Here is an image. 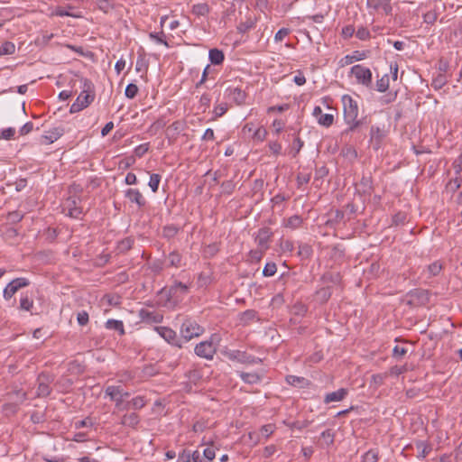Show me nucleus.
Wrapping results in <instances>:
<instances>
[{"instance_id":"obj_1","label":"nucleus","mask_w":462,"mask_h":462,"mask_svg":"<svg viewBox=\"0 0 462 462\" xmlns=\"http://www.w3.org/2000/svg\"><path fill=\"white\" fill-rule=\"evenodd\" d=\"M341 100L343 105L344 121L347 125L342 134H348L356 132L359 127L365 124L366 116L357 119L359 112L358 105L351 96L344 95Z\"/></svg>"},{"instance_id":"obj_2","label":"nucleus","mask_w":462,"mask_h":462,"mask_svg":"<svg viewBox=\"0 0 462 462\" xmlns=\"http://www.w3.org/2000/svg\"><path fill=\"white\" fill-rule=\"evenodd\" d=\"M95 99L94 86L88 79H82V91L78 96L74 103L70 106L71 114L78 113L88 107Z\"/></svg>"},{"instance_id":"obj_3","label":"nucleus","mask_w":462,"mask_h":462,"mask_svg":"<svg viewBox=\"0 0 462 462\" xmlns=\"http://www.w3.org/2000/svg\"><path fill=\"white\" fill-rule=\"evenodd\" d=\"M189 291V285L182 283L181 282L174 281L173 284L168 289L162 288L160 291V293L165 295L167 302L176 304L181 301Z\"/></svg>"},{"instance_id":"obj_4","label":"nucleus","mask_w":462,"mask_h":462,"mask_svg":"<svg viewBox=\"0 0 462 462\" xmlns=\"http://www.w3.org/2000/svg\"><path fill=\"white\" fill-rule=\"evenodd\" d=\"M204 331V328L191 319H185L180 327V335L185 342L201 336Z\"/></svg>"},{"instance_id":"obj_5","label":"nucleus","mask_w":462,"mask_h":462,"mask_svg":"<svg viewBox=\"0 0 462 462\" xmlns=\"http://www.w3.org/2000/svg\"><path fill=\"white\" fill-rule=\"evenodd\" d=\"M351 74L356 78V82L365 88H372L373 74L369 68L361 64L354 65L350 70Z\"/></svg>"},{"instance_id":"obj_6","label":"nucleus","mask_w":462,"mask_h":462,"mask_svg":"<svg viewBox=\"0 0 462 462\" xmlns=\"http://www.w3.org/2000/svg\"><path fill=\"white\" fill-rule=\"evenodd\" d=\"M214 337L215 335H213L209 340L201 341L196 345L194 352L198 356L207 360L213 359L214 355L217 352V347L213 343Z\"/></svg>"},{"instance_id":"obj_7","label":"nucleus","mask_w":462,"mask_h":462,"mask_svg":"<svg viewBox=\"0 0 462 462\" xmlns=\"http://www.w3.org/2000/svg\"><path fill=\"white\" fill-rule=\"evenodd\" d=\"M30 281L25 277H19L12 280L3 291V297L5 300H11L21 289L30 285Z\"/></svg>"},{"instance_id":"obj_8","label":"nucleus","mask_w":462,"mask_h":462,"mask_svg":"<svg viewBox=\"0 0 462 462\" xmlns=\"http://www.w3.org/2000/svg\"><path fill=\"white\" fill-rule=\"evenodd\" d=\"M408 304L412 306H424L430 301V293L427 290L415 289L408 293Z\"/></svg>"},{"instance_id":"obj_9","label":"nucleus","mask_w":462,"mask_h":462,"mask_svg":"<svg viewBox=\"0 0 462 462\" xmlns=\"http://www.w3.org/2000/svg\"><path fill=\"white\" fill-rule=\"evenodd\" d=\"M154 330L169 344L178 346L180 348L182 347L180 339L177 337L176 332L169 327H155Z\"/></svg>"},{"instance_id":"obj_10","label":"nucleus","mask_w":462,"mask_h":462,"mask_svg":"<svg viewBox=\"0 0 462 462\" xmlns=\"http://www.w3.org/2000/svg\"><path fill=\"white\" fill-rule=\"evenodd\" d=\"M125 197L131 203L135 204L139 209L143 208L147 204V200L138 189H127L125 190Z\"/></svg>"},{"instance_id":"obj_11","label":"nucleus","mask_w":462,"mask_h":462,"mask_svg":"<svg viewBox=\"0 0 462 462\" xmlns=\"http://www.w3.org/2000/svg\"><path fill=\"white\" fill-rule=\"evenodd\" d=\"M65 133L62 126H56L49 131H46L41 137V143L44 144H51L60 138Z\"/></svg>"},{"instance_id":"obj_12","label":"nucleus","mask_w":462,"mask_h":462,"mask_svg":"<svg viewBox=\"0 0 462 462\" xmlns=\"http://www.w3.org/2000/svg\"><path fill=\"white\" fill-rule=\"evenodd\" d=\"M227 97L233 102H235L237 106H242L245 104L246 100V93L239 87H228L226 90Z\"/></svg>"},{"instance_id":"obj_13","label":"nucleus","mask_w":462,"mask_h":462,"mask_svg":"<svg viewBox=\"0 0 462 462\" xmlns=\"http://www.w3.org/2000/svg\"><path fill=\"white\" fill-rule=\"evenodd\" d=\"M272 236L273 232L271 231V228L262 227L258 230L255 236V242L260 248L267 250L269 248V242Z\"/></svg>"},{"instance_id":"obj_14","label":"nucleus","mask_w":462,"mask_h":462,"mask_svg":"<svg viewBox=\"0 0 462 462\" xmlns=\"http://www.w3.org/2000/svg\"><path fill=\"white\" fill-rule=\"evenodd\" d=\"M51 388L50 386L49 376L43 374H40L38 377L37 396L47 397L51 394Z\"/></svg>"},{"instance_id":"obj_15","label":"nucleus","mask_w":462,"mask_h":462,"mask_svg":"<svg viewBox=\"0 0 462 462\" xmlns=\"http://www.w3.org/2000/svg\"><path fill=\"white\" fill-rule=\"evenodd\" d=\"M80 202L78 198H69L66 202V208L68 209V215L73 218H79L82 214V208L79 206Z\"/></svg>"},{"instance_id":"obj_16","label":"nucleus","mask_w":462,"mask_h":462,"mask_svg":"<svg viewBox=\"0 0 462 462\" xmlns=\"http://www.w3.org/2000/svg\"><path fill=\"white\" fill-rule=\"evenodd\" d=\"M312 115L317 118L318 123L323 126L328 127L334 122L333 115L323 114L321 107L319 106L314 107Z\"/></svg>"},{"instance_id":"obj_17","label":"nucleus","mask_w":462,"mask_h":462,"mask_svg":"<svg viewBox=\"0 0 462 462\" xmlns=\"http://www.w3.org/2000/svg\"><path fill=\"white\" fill-rule=\"evenodd\" d=\"M140 421L141 418L136 412H130L122 415L120 424L124 427L135 430Z\"/></svg>"},{"instance_id":"obj_18","label":"nucleus","mask_w":462,"mask_h":462,"mask_svg":"<svg viewBox=\"0 0 462 462\" xmlns=\"http://www.w3.org/2000/svg\"><path fill=\"white\" fill-rule=\"evenodd\" d=\"M385 136V132L378 125H372L370 128V142L374 144V149L377 150L381 146V143Z\"/></svg>"},{"instance_id":"obj_19","label":"nucleus","mask_w":462,"mask_h":462,"mask_svg":"<svg viewBox=\"0 0 462 462\" xmlns=\"http://www.w3.org/2000/svg\"><path fill=\"white\" fill-rule=\"evenodd\" d=\"M105 393L110 400L116 398H128L130 396V393L125 391L121 385H108L105 390Z\"/></svg>"},{"instance_id":"obj_20","label":"nucleus","mask_w":462,"mask_h":462,"mask_svg":"<svg viewBox=\"0 0 462 462\" xmlns=\"http://www.w3.org/2000/svg\"><path fill=\"white\" fill-rule=\"evenodd\" d=\"M140 317L143 321L147 323H161L163 319V315L159 311H151L148 310H141Z\"/></svg>"},{"instance_id":"obj_21","label":"nucleus","mask_w":462,"mask_h":462,"mask_svg":"<svg viewBox=\"0 0 462 462\" xmlns=\"http://www.w3.org/2000/svg\"><path fill=\"white\" fill-rule=\"evenodd\" d=\"M225 356L229 360L237 361L241 364H248L250 355L245 351L240 350H228L225 352Z\"/></svg>"},{"instance_id":"obj_22","label":"nucleus","mask_w":462,"mask_h":462,"mask_svg":"<svg viewBox=\"0 0 462 462\" xmlns=\"http://www.w3.org/2000/svg\"><path fill=\"white\" fill-rule=\"evenodd\" d=\"M166 267L180 268L183 265L182 255L178 251L174 250L171 252L167 257Z\"/></svg>"},{"instance_id":"obj_23","label":"nucleus","mask_w":462,"mask_h":462,"mask_svg":"<svg viewBox=\"0 0 462 462\" xmlns=\"http://www.w3.org/2000/svg\"><path fill=\"white\" fill-rule=\"evenodd\" d=\"M239 377L242 381L248 384H257L261 383L263 376L256 372L245 373L238 372Z\"/></svg>"},{"instance_id":"obj_24","label":"nucleus","mask_w":462,"mask_h":462,"mask_svg":"<svg viewBox=\"0 0 462 462\" xmlns=\"http://www.w3.org/2000/svg\"><path fill=\"white\" fill-rule=\"evenodd\" d=\"M347 395V390L345 388H340L335 392L327 393L324 398L325 403H329L333 402H340Z\"/></svg>"},{"instance_id":"obj_25","label":"nucleus","mask_w":462,"mask_h":462,"mask_svg":"<svg viewBox=\"0 0 462 462\" xmlns=\"http://www.w3.org/2000/svg\"><path fill=\"white\" fill-rule=\"evenodd\" d=\"M415 445L416 448L419 450V454L417 455L419 459H424L432 450L431 445L423 440L416 441Z\"/></svg>"},{"instance_id":"obj_26","label":"nucleus","mask_w":462,"mask_h":462,"mask_svg":"<svg viewBox=\"0 0 462 462\" xmlns=\"http://www.w3.org/2000/svg\"><path fill=\"white\" fill-rule=\"evenodd\" d=\"M302 222L303 220L300 216L293 215L289 218L283 220V226L287 228L294 230L299 228L301 226Z\"/></svg>"},{"instance_id":"obj_27","label":"nucleus","mask_w":462,"mask_h":462,"mask_svg":"<svg viewBox=\"0 0 462 462\" xmlns=\"http://www.w3.org/2000/svg\"><path fill=\"white\" fill-rule=\"evenodd\" d=\"M208 59L214 65H220L225 59L224 52L218 49H211L208 52Z\"/></svg>"},{"instance_id":"obj_28","label":"nucleus","mask_w":462,"mask_h":462,"mask_svg":"<svg viewBox=\"0 0 462 462\" xmlns=\"http://www.w3.org/2000/svg\"><path fill=\"white\" fill-rule=\"evenodd\" d=\"M19 309L24 311H32L33 309V299L27 293H22Z\"/></svg>"},{"instance_id":"obj_29","label":"nucleus","mask_w":462,"mask_h":462,"mask_svg":"<svg viewBox=\"0 0 462 462\" xmlns=\"http://www.w3.org/2000/svg\"><path fill=\"white\" fill-rule=\"evenodd\" d=\"M106 328L116 330L119 333V335H125V328L124 323L121 320L116 319H108L105 324Z\"/></svg>"},{"instance_id":"obj_30","label":"nucleus","mask_w":462,"mask_h":462,"mask_svg":"<svg viewBox=\"0 0 462 462\" xmlns=\"http://www.w3.org/2000/svg\"><path fill=\"white\" fill-rule=\"evenodd\" d=\"M125 398H116L111 400L115 402V411L113 412L114 414L121 411H126L130 409L129 401H125Z\"/></svg>"},{"instance_id":"obj_31","label":"nucleus","mask_w":462,"mask_h":462,"mask_svg":"<svg viewBox=\"0 0 462 462\" xmlns=\"http://www.w3.org/2000/svg\"><path fill=\"white\" fill-rule=\"evenodd\" d=\"M367 57L365 51H355L351 55L345 56V63L352 64L355 61L363 60Z\"/></svg>"},{"instance_id":"obj_32","label":"nucleus","mask_w":462,"mask_h":462,"mask_svg":"<svg viewBox=\"0 0 462 462\" xmlns=\"http://www.w3.org/2000/svg\"><path fill=\"white\" fill-rule=\"evenodd\" d=\"M257 317V312L254 310H246L240 313V321L243 325H247L254 320Z\"/></svg>"},{"instance_id":"obj_33","label":"nucleus","mask_w":462,"mask_h":462,"mask_svg":"<svg viewBox=\"0 0 462 462\" xmlns=\"http://www.w3.org/2000/svg\"><path fill=\"white\" fill-rule=\"evenodd\" d=\"M448 83L447 77L443 73H439L431 81V87L435 90H439Z\"/></svg>"},{"instance_id":"obj_34","label":"nucleus","mask_w":462,"mask_h":462,"mask_svg":"<svg viewBox=\"0 0 462 462\" xmlns=\"http://www.w3.org/2000/svg\"><path fill=\"white\" fill-rule=\"evenodd\" d=\"M179 231L180 227L176 225H167L162 228V236L167 239H171L179 233Z\"/></svg>"},{"instance_id":"obj_35","label":"nucleus","mask_w":462,"mask_h":462,"mask_svg":"<svg viewBox=\"0 0 462 462\" xmlns=\"http://www.w3.org/2000/svg\"><path fill=\"white\" fill-rule=\"evenodd\" d=\"M389 88V75L384 74L383 77L378 79L375 83V89L378 92H385Z\"/></svg>"},{"instance_id":"obj_36","label":"nucleus","mask_w":462,"mask_h":462,"mask_svg":"<svg viewBox=\"0 0 462 462\" xmlns=\"http://www.w3.org/2000/svg\"><path fill=\"white\" fill-rule=\"evenodd\" d=\"M209 11V6L206 3H199L192 6V13L198 16H205L208 14Z\"/></svg>"},{"instance_id":"obj_37","label":"nucleus","mask_w":462,"mask_h":462,"mask_svg":"<svg viewBox=\"0 0 462 462\" xmlns=\"http://www.w3.org/2000/svg\"><path fill=\"white\" fill-rule=\"evenodd\" d=\"M130 402V408H133L134 410H141L146 405V400L144 396H135L132 400L129 401Z\"/></svg>"},{"instance_id":"obj_38","label":"nucleus","mask_w":462,"mask_h":462,"mask_svg":"<svg viewBox=\"0 0 462 462\" xmlns=\"http://www.w3.org/2000/svg\"><path fill=\"white\" fill-rule=\"evenodd\" d=\"M15 51V45L12 42H5L0 45V56L11 55Z\"/></svg>"},{"instance_id":"obj_39","label":"nucleus","mask_w":462,"mask_h":462,"mask_svg":"<svg viewBox=\"0 0 462 462\" xmlns=\"http://www.w3.org/2000/svg\"><path fill=\"white\" fill-rule=\"evenodd\" d=\"M149 38L158 44H163L164 46L169 47V44L165 40V34L163 31H161L160 32H150Z\"/></svg>"},{"instance_id":"obj_40","label":"nucleus","mask_w":462,"mask_h":462,"mask_svg":"<svg viewBox=\"0 0 462 462\" xmlns=\"http://www.w3.org/2000/svg\"><path fill=\"white\" fill-rule=\"evenodd\" d=\"M161 175L158 173H152L150 175V180L148 182V186L151 188L152 192H157L159 189V184L161 181Z\"/></svg>"},{"instance_id":"obj_41","label":"nucleus","mask_w":462,"mask_h":462,"mask_svg":"<svg viewBox=\"0 0 462 462\" xmlns=\"http://www.w3.org/2000/svg\"><path fill=\"white\" fill-rule=\"evenodd\" d=\"M52 15H55V16H60V17H63V16H69V17H74V18H79L81 17V14H75V13H70L69 11H67L65 10L64 8L62 7H57L51 14Z\"/></svg>"},{"instance_id":"obj_42","label":"nucleus","mask_w":462,"mask_h":462,"mask_svg":"<svg viewBox=\"0 0 462 462\" xmlns=\"http://www.w3.org/2000/svg\"><path fill=\"white\" fill-rule=\"evenodd\" d=\"M341 153L345 158L350 161L355 160L357 157V152L352 146L343 147L341 150Z\"/></svg>"},{"instance_id":"obj_43","label":"nucleus","mask_w":462,"mask_h":462,"mask_svg":"<svg viewBox=\"0 0 462 462\" xmlns=\"http://www.w3.org/2000/svg\"><path fill=\"white\" fill-rule=\"evenodd\" d=\"M277 272V266L275 263H267L263 270V275L265 277L273 276Z\"/></svg>"},{"instance_id":"obj_44","label":"nucleus","mask_w":462,"mask_h":462,"mask_svg":"<svg viewBox=\"0 0 462 462\" xmlns=\"http://www.w3.org/2000/svg\"><path fill=\"white\" fill-rule=\"evenodd\" d=\"M303 145H304V142L300 137L297 136L293 141L292 148H291V156L293 158H295L299 154V152L301 150V148L303 147Z\"/></svg>"},{"instance_id":"obj_45","label":"nucleus","mask_w":462,"mask_h":462,"mask_svg":"<svg viewBox=\"0 0 462 462\" xmlns=\"http://www.w3.org/2000/svg\"><path fill=\"white\" fill-rule=\"evenodd\" d=\"M138 93V87L134 83H129L125 89V95L127 98L133 99L136 97Z\"/></svg>"},{"instance_id":"obj_46","label":"nucleus","mask_w":462,"mask_h":462,"mask_svg":"<svg viewBox=\"0 0 462 462\" xmlns=\"http://www.w3.org/2000/svg\"><path fill=\"white\" fill-rule=\"evenodd\" d=\"M23 218V214H22L20 211H17V210L9 212L7 215V220L11 224L19 223Z\"/></svg>"},{"instance_id":"obj_47","label":"nucleus","mask_w":462,"mask_h":462,"mask_svg":"<svg viewBox=\"0 0 462 462\" xmlns=\"http://www.w3.org/2000/svg\"><path fill=\"white\" fill-rule=\"evenodd\" d=\"M236 184L233 180H226L221 184V189L223 194L230 195L235 190Z\"/></svg>"},{"instance_id":"obj_48","label":"nucleus","mask_w":462,"mask_h":462,"mask_svg":"<svg viewBox=\"0 0 462 462\" xmlns=\"http://www.w3.org/2000/svg\"><path fill=\"white\" fill-rule=\"evenodd\" d=\"M298 254L302 257L309 258L312 254V248L308 244H300Z\"/></svg>"},{"instance_id":"obj_49","label":"nucleus","mask_w":462,"mask_h":462,"mask_svg":"<svg viewBox=\"0 0 462 462\" xmlns=\"http://www.w3.org/2000/svg\"><path fill=\"white\" fill-rule=\"evenodd\" d=\"M378 459V452L374 449H370L363 455V462H377Z\"/></svg>"},{"instance_id":"obj_50","label":"nucleus","mask_w":462,"mask_h":462,"mask_svg":"<svg viewBox=\"0 0 462 462\" xmlns=\"http://www.w3.org/2000/svg\"><path fill=\"white\" fill-rule=\"evenodd\" d=\"M15 129L14 127H8L0 131V139L12 140L14 139Z\"/></svg>"},{"instance_id":"obj_51","label":"nucleus","mask_w":462,"mask_h":462,"mask_svg":"<svg viewBox=\"0 0 462 462\" xmlns=\"http://www.w3.org/2000/svg\"><path fill=\"white\" fill-rule=\"evenodd\" d=\"M266 135H267L266 129L263 126H260L254 131L253 139L259 141V142H263L266 138Z\"/></svg>"},{"instance_id":"obj_52","label":"nucleus","mask_w":462,"mask_h":462,"mask_svg":"<svg viewBox=\"0 0 462 462\" xmlns=\"http://www.w3.org/2000/svg\"><path fill=\"white\" fill-rule=\"evenodd\" d=\"M227 111V105L226 103H221L217 106H215L213 113H214V118L216 119L217 117H220L224 116Z\"/></svg>"},{"instance_id":"obj_53","label":"nucleus","mask_w":462,"mask_h":462,"mask_svg":"<svg viewBox=\"0 0 462 462\" xmlns=\"http://www.w3.org/2000/svg\"><path fill=\"white\" fill-rule=\"evenodd\" d=\"M149 143H142L134 148V152L135 156L142 158L149 151Z\"/></svg>"},{"instance_id":"obj_54","label":"nucleus","mask_w":462,"mask_h":462,"mask_svg":"<svg viewBox=\"0 0 462 462\" xmlns=\"http://www.w3.org/2000/svg\"><path fill=\"white\" fill-rule=\"evenodd\" d=\"M254 23L251 20H247L246 22L240 23L237 26V31L240 33H245L248 31H250L252 28H254Z\"/></svg>"},{"instance_id":"obj_55","label":"nucleus","mask_w":462,"mask_h":462,"mask_svg":"<svg viewBox=\"0 0 462 462\" xmlns=\"http://www.w3.org/2000/svg\"><path fill=\"white\" fill-rule=\"evenodd\" d=\"M310 180V173L300 172L297 175L296 181L298 188H300L302 185L307 184Z\"/></svg>"},{"instance_id":"obj_56","label":"nucleus","mask_w":462,"mask_h":462,"mask_svg":"<svg viewBox=\"0 0 462 462\" xmlns=\"http://www.w3.org/2000/svg\"><path fill=\"white\" fill-rule=\"evenodd\" d=\"M305 378L304 377H300V376H296V375H292V374H290V375H287L286 376V382L291 384V385H293V386H296V385H299V384H301L305 382Z\"/></svg>"},{"instance_id":"obj_57","label":"nucleus","mask_w":462,"mask_h":462,"mask_svg":"<svg viewBox=\"0 0 462 462\" xmlns=\"http://www.w3.org/2000/svg\"><path fill=\"white\" fill-rule=\"evenodd\" d=\"M211 102V97L209 94L204 93L199 99V106L203 107V112L207 110V108L209 107Z\"/></svg>"},{"instance_id":"obj_58","label":"nucleus","mask_w":462,"mask_h":462,"mask_svg":"<svg viewBox=\"0 0 462 462\" xmlns=\"http://www.w3.org/2000/svg\"><path fill=\"white\" fill-rule=\"evenodd\" d=\"M442 269L441 264L439 262H434L431 264L428 265V271L431 276L438 275Z\"/></svg>"},{"instance_id":"obj_59","label":"nucleus","mask_w":462,"mask_h":462,"mask_svg":"<svg viewBox=\"0 0 462 462\" xmlns=\"http://www.w3.org/2000/svg\"><path fill=\"white\" fill-rule=\"evenodd\" d=\"M356 36L361 41H365L370 38V32L365 27L362 26L357 29Z\"/></svg>"},{"instance_id":"obj_60","label":"nucleus","mask_w":462,"mask_h":462,"mask_svg":"<svg viewBox=\"0 0 462 462\" xmlns=\"http://www.w3.org/2000/svg\"><path fill=\"white\" fill-rule=\"evenodd\" d=\"M202 456L203 457H205L206 462H210L216 457L215 449L213 448V447H208L203 450Z\"/></svg>"},{"instance_id":"obj_61","label":"nucleus","mask_w":462,"mask_h":462,"mask_svg":"<svg viewBox=\"0 0 462 462\" xmlns=\"http://www.w3.org/2000/svg\"><path fill=\"white\" fill-rule=\"evenodd\" d=\"M144 376L152 377L158 374V369L153 365H145L143 369Z\"/></svg>"},{"instance_id":"obj_62","label":"nucleus","mask_w":462,"mask_h":462,"mask_svg":"<svg viewBox=\"0 0 462 462\" xmlns=\"http://www.w3.org/2000/svg\"><path fill=\"white\" fill-rule=\"evenodd\" d=\"M89 317L88 313L85 310H82L77 315V321L80 326H85L88 323Z\"/></svg>"},{"instance_id":"obj_63","label":"nucleus","mask_w":462,"mask_h":462,"mask_svg":"<svg viewBox=\"0 0 462 462\" xmlns=\"http://www.w3.org/2000/svg\"><path fill=\"white\" fill-rule=\"evenodd\" d=\"M268 147H269L270 151L273 154L279 155L281 153L282 145H281V143L279 142H277V141H271L268 143Z\"/></svg>"},{"instance_id":"obj_64","label":"nucleus","mask_w":462,"mask_h":462,"mask_svg":"<svg viewBox=\"0 0 462 462\" xmlns=\"http://www.w3.org/2000/svg\"><path fill=\"white\" fill-rule=\"evenodd\" d=\"M191 451L188 449H183L179 455H178V462H191V457H190Z\"/></svg>"}]
</instances>
